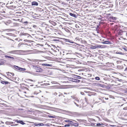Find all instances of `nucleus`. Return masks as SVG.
<instances>
[{
	"mask_svg": "<svg viewBox=\"0 0 127 127\" xmlns=\"http://www.w3.org/2000/svg\"><path fill=\"white\" fill-rule=\"evenodd\" d=\"M7 73H10L9 72H8Z\"/></svg>",
	"mask_w": 127,
	"mask_h": 127,
	"instance_id": "obj_35",
	"label": "nucleus"
},
{
	"mask_svg": "<svg viewBox=\"0 0 127 127\" xmlns=\"http://www.w3.org/2000/svg\"><path fill=\"white\" fill-rule=\"evenodd\" d=\"M101 125V124H100V123L99 124H96V126H99Z\"/></svg>",
	"mask_w": 127,
	"mask_h": 127,
	"instance_id": "obj_27",
	"label": "nucleus"
},
{
	"mask_svg": "<svg viewBox=\"0 0 127 127\" xmlns=\"http://www.w3.org/2000/svg\"><path fill=\"white\" fill-rule=\"evenodd\" d=\"M42 71V69L39 68H37L36 70V72H41Z\"/></svg>",
	"mask_w": 127,
	"mask_h": 127,
	"instance_id": "obj_12",
	"label": "nucleus"
},
{
	"mask_svg": "<svg viewBox=\"0 0 127 127\" xmlns=\"http://www.w3.org/2000/svg\"><path fill=\"white\" fill-rule=\"evenodd\" d=\"M2 61H1L0 63V65H1L3 64L4 63V61L3 60H2Z\"/></svg>",
	"mask_w": 127,
	"mask_h": 127,
	"instance_id": "obj_16",
	"label": "nucleus"
},
{
	"mask_svg": "<svg viewBox=\"0 0 127 127\" xmlns=\"http://www.w3.org/2000/svg\"><path fill=\"white\" fill-rule=\"evenodd\" d=\"M13 122H6L5 123V124L7 125H11L12 124H13Z\"/></svg>",
	"mask_w": 127,
	"mask_h": 127,
	"instance_id": "obj_10",
	"label": "nucleus"
},
{
	"mask_svg": "<svg viewBox=\"0 0 127 127\" xmlns=\"http://www.w3.org/2000/svg\"><path fill=\"white\" fill-rule=\"evenodd\" d=\"M19 123H20L22 125H24L25 124V123H24L22 121H19Z\"/></svg>",
	"mask_w": 127,
	"mask_h": 127,
	"instance_id": "obj_14",
	"label": "nucleus"
},
{
	"mask_svg": "<svg viewBox=\"0 0 127 127\" xmlns=\"http://www.w3.org/2000/svg\"><path fill=\"white\" fill-rule=\"evenodd\" d=\"M49 22L52 25L55 26L57 24L56 23L53 21L50 20L49 21Z\"/></svg>",
	"mask_w": 127,
	"mask_h": 127,
	"instance_id": "obj_5",
	"label": "nucleus"
},
{
	"mask_svg": "<svg viewBox=\"0 0 127 127\" xmlns=\"http://www.w3.org/2000/svg\"><path fill=\"white\" fill-rule=\"evenodd\" d=\"M34 123V125L35 126H43L44 125L43 124H37V123Z\"/></svg>",
	"mask_w": 127,
	"mask_h": 127,
	"instance_id": "obj_7",
	"label": "nucleus"
},
{
	"mask_svg": "<svg viewBox=\"0 0 127 127\" xmlns=\"http://www.w3.org/2000/svg\"><path fill=\"white\" fill-rule=\"evenodd\" d=\"M15 121L18 123H19V122H18L19 121H18V120H15Z\"/></svg>",
	"mask_w": 127,
	"mask_h": 127,
	"instance_id": "obj_32",
	"label": "nucleus"
},
{
	"mask_svg": "<svg viewBox=\"0 0 127 127\" xmlns=\"http://www.w3.org/2000/svg\"><path fill=\"white\" fill-rule=\"evenodd\" d=\"M46 31L47 32H48L50 34V33L52 32V31H53L54 30H56L55 29L52 30L49 27H46Z\"/></svg>",
	"mask_w": 127,
	"mask_h": 127,
	"instance_id": "obj_2",
	"label": "nucleus"
},
{
	"mask_svg": "<svg viewBox=\"0 0 127 127\" xmlns=\"http://www.w3.org/2000/svg\"><path fill=\"white\" fill-rule=\"evenodd\" d=\"M18 125V124H13L12 125H11V126H17Z\"/></svg>",
	"mask_w": 127,
	"mask_h": 127,
	"instance_id": "obj_31",
	"label": "nucleus"
},
{
	"mask_svg": "<svg viewBox=\"0 0 127 127\" xmlns=\"http://www.w3.org/2000/svg\"><path fill=\"white\" fill-rule=\"evenodd\" d=\"M37 45L38 47L40 46L41 47H43L44 48H46L48 46V45L45 41H42L40 43L37 44Z\"/></svg>",
	"mask_w": 127,
	"mask_h": 127,
	"instance_id": "obj_1",
	"label": "nucleus"
},
{
	"mask_svg": "<svg viewBox=\"0 0 127 127\" xmlns=\"http://www.w3.org/2000/svg\"><path fill=\"white\" fill-rule=\"evenodd\" d=\"M105 99H108V98H105Z\"/></svg>",
	"mask_w": 127,
	"mask_h": 127,
	"instance_id": "obj_33",
	"label": "nucleus"
},
{
	"mask_svg": "<svg viewBox=\"0 0 127 127\" xmlns=\"http://www.w3.org/2000/svg\"><path fill=\"white\" fill-rule=\"evenodd\" d=\"M48 116L49 117L51 118H55V117L54 116H52L51 115H49Z\"/></svg>",
	"mask_w": 127,
	"mask_h": 127,
	"instance_id": "obj_23",
	"label": "nucleus"
},
{
	"mask_svg": "<svg viewBox=\"0 0 127 127\" xmlns=\"http://www.w3.org/2000/svg\"><path fill=\"white\" fill-rule=\"evenodd\" d=\"M92 120H93L92 121H94L95 120V119H92Z\"/></svg>",
	"mask_w": 127,
	"mask_h": 127,
	"instance_id": "obj_36",
	"label": "nucleus"
},
{
	"mask_svg": "<svg viewBox=\"0 0 127 127\" xmlns=\"http://www.w3.org/2000/svg\"><path fill=\"white\" fill-rule=\"evenodd\" d=\"M85 100L86 102L88 103V99L86 97H85Z\"/></svg>",
	"mask_w": 127,
	"mask_h": 127,
	"instance_id": "obj_21",
	"label": "nucleus"
},
{
	"mask_svg": "<svg viewBox=\"0 0 127 127\" xmlns=\"http://www.w3.org/2000/svg\"><path fill=\"white\" fill-rule=\"evenodd\" d=\"M9 75L7 74V76H8V75Z\"/></svg>",
	"mask_w": 127,
	"mask_h": 127,
	"instance_id": "obj_37",
	"label": "nucleus"
},
{
	"mask_svg": "<svg viewBox=\"0 0 127 127\" xmlns=\"http://www.w3.org/2000/svg\"><path fill=\"white\" fill-rule=\"evenodd\" d=\"M76 81L75 82H79L80 81V80L78 79H75Z\"/></svg>",
	"mask_w": 127,
	"mask_h": 127,
	"instance_id": "obj_29",
	"label": "nucleus"
},
{
	"mask_svg": "<svg viewBox=\"0 0 127 127\" xmlns=\"http://www.w3.org/2000/svg\"><path fill=\"white\" fill-rule=\"evenodd\" d=\"M124 71L125 73H127V67H126L124 70Z\"/></svg>",
	"mask_w": 127,
	"mask_h": 127,
	"instance_id": "obj_20",
	"label": "nucleus"
},
{
	"mask_svg": "<svg viewBox=\"0 0 127 127\" xmlns=\"http://www.w3.org/2000/svg\"><path fill=\"white\" fill-rule=\"evenodd\" d=\"M110 18L111 19H112V20H115L116 19V18L115 17H110Z\"/></svg>",
	"mask_w": 127,
	"mask_h": 127,
	"instance_id": "obj_19",
	"label": "nucleus"
},
{
	"mask_svg": "<svg viewBox=\"0 0 127 127\" xmlns=\"http://www.w3.org/2000/svg\"><path fill=\"white\" fill-rule=\"evenodd\" d=\"M2 123H3H3H3V122H2Z\"/></svg>",
	"mask_w": 127,
	"mask_h": 127,
	"instance_id": "obj_38",
	"label": "nucleus"
},
{
	"mask_svg": "<svg viewBox=\"0 0 127 127\" xmlns=\"http://www.w3.org/2000/svg\"><path fill=\"white\" fill-rule=\"evenodd\" d=\"M38 3L36 2L33 1L32 2V5H36L37 6L38 5Z\"/></svg>",
	"mask_w": 127,
	"mask_h": 127,
	"instance_id": "obj_8",
	"label": "nucleus"
},
{
	"mask_svg": "<svg viewBox=\"0 0 127 127\" xmlns=\"http://www.w3.org/2000/svg\"><path fill=\"white\" fill-rule=\"evenodd\" d=\"M104 43L105 44H111V42L110 41H105L104 42Z\"/></svg>",
	"mask_w": 127,
	"mask_h": 127,
	"instance_id": "obj_11",
	"label": "nucleus"
},
{
	"mask_svg": "<svg viewBox=\"0 0 127 127\" xmlns=\"http://www.w3.org/2000/svg\"><path fill=\"white\" fill-rule=\"evenodd\" d=\"M123 109L125 110H127V106L124 107Z\"/></svg>",
	"mask_w": 127,
	"mask_h": 127,
	"instance_id": "obj_24",
	"label": "nucleus"
},
{
	"mask_svg": "<svg viewBox=\"0 0 127 127\" xmlns=\"http://www.w3.org/2000/svg\"><path fill=\"white\" fill-rule=\"evenodd\" d=\"M95 79L97 80H100V78L99 77H95Z\"/></svg>",
	"mask_w": 127,
	"mask_h": 127,
	"instance_id": "obj_22",
	"label": "nucleus"
},
{
	"mask_svg": "<svg viewBox=\"0 0 127 127\" xmlns=\"http://www.w3.org/2000/svg\"><path fill=\"white\" fill-rule=\"evenodd\" d=\"M1 83L3 84H8L9 83V82L7 81H3L1 80Z\"/></svg>",
	"mask_w": 127,
	"mask_h": 127,
	"instance_id": "obj_6",
	"label": "nucleus"
},
{
	"mask_svg": "<svg viewBox=\"0 0 127 127\" xmlns=\"http://www.w3.org/2000/svg\"><path fill=\"white\" fill-rule=\"evenodd\" d=\"M14 67L15 68L21 71H25L26 70L25 68H22L16 65H14Z\"/></svg>",
	"mask_w": 127,
	"mask_h": 127,
	"instance_id": "obj_4",
	"label": "nucleus"
},
{
	"mask_svg": "<svg viewBox=\"0 0 127 127\" xmlns=\"http://www.w3.org/2000/svg\"><path fill=\"white\" fill-rule=\"evenodd\" d=\"M69 15L73 17H75L76 16V15L74 14H73L71 13H70Z\"/></svg>",
	"mask_w": 127,
	"mask_h": 127,
	"instance_id": "obj_15",
	"label": "nucleus"
},
{
	"mask_svg": "<svg viewBox=\"0 0 127 127\" xmlns=\"http://www.w3.org/2000/svg\"><path fill=\"white\" fill-rule=\"evenodd\" d=\"M96 125V124L95 123H92L91 124V125L92 126H96L95 125Z\"/></svg>",
	"mask_w": 127,
	"mask_h": 127,
	"instance_id": "obj_18",
	"label": "nucleus"
},
{
	"mask_svg": "<svg viewBox=\"0 0 127 127\" xmlns=\"http://www.w3.org/2000/svg\"><path fill=\"white\" fill-rule=\"evenodd\" d=\"M66 120H64V122H69L71 123L72 122L69 119H66Z\"/></svg>",
	"mask_w": 127,
	"mask_h": 127,
	"instance_id": "obj_13",
	"label": "nucleus"
},
{
	"mask_svg": "<svg viewBox=\"0 0 127 127\" xmlns=\"http://www.w3.org/2000/svg\"><path fill=\"white\" fill-rule=\"evenodd\" d=\"M42 65H45L46 66H50V64H42Z\"/></svg>",
	"mask_w": 127,
	"mask_h": 127,
	"instance_id": "obj_17",
	"label": "nucleus"
},
{
	"mask_svg": "<svg viewBox=\"0 0 127 127\" xmlns=\"http://www.w3.org/2000/svg\"><path fill=\"white\" fill-rule=\"evenodd\" d=\"M10 56H7V55H5V57L6 58H8L9 59Z\"/></svg>",
	"mask_w": 127,
	"mask_h": 127,
	"instance_id": "obj_26",
	"label": "nucleus"
},
{
	"mask_svg": "<svg viewBox=\"0 0 127 127\" xmlns=\"http://www.w3.org/2000/svg\"><path fill=\"white\" fill-rule=\"evenodd\" d=\"M70 126V125L69 124H66L64 126V127H69Z\"/></svg>",
	"mask_w": 127,
	"mask_h": 127,
	"instance_id": "obj_25",
	"label": "nucleus"
},
{
	"mask_svg": "<svg viewBox=\"0 0 127 127\" xmlns=\"http://www.w3.org/2000/svg\"><path fill=\"white\" fill-rule=\"evenodd\" d=\"M10 73L11 74L12 76L14 75V74L13 73Z\"/></svg>",
	"mask_w": 127,
	"mask_h": 127,
	"instance_id": "obj_30",
	"label": "nucleus"
},
{
	"mask_svg": "<svg viewBox=\"0 0 127 127\" xmlns=\"http://www.w3.org/2000/svg\"><path fill=\"white\" fill-rule=\"evenodd\" d=\"M9 59H12V60H13L14 59V58L13 57L10 56Z\"/></svg>",
	"mask_w": 127,
	"mask_h": 127,
	"instance_id": "obj_28",
	"label": "nucleus"
},
{
	"mask_svg": "<svg viewBox=\"0 0 127 127\" xmlns=\"http://www.w3.org/2000/svg\"><path fill=\"white\" fill-rule=\"evenodd\" d=\"M29 80H30V81H32V80L31 79H29Z\"/></svg>",
	"mask_w": 127,
	"mask_h": 127,
	"instance_id": "obj_34",
	"label": "nucleus"
},
{
	"mask_svg": "<svg viewBox=\"0 0 127 127\" xmlns=\"http://www.w3.org/2000/svg\"><path fill=\"white\" fill-rule=\"evenodd\" d=\"M101 46H102L101 45H97L95 46L92 45L91 46V49H94L97 48H101Z\"/></svg>",
	"mask_w": 127,
	"mask_h": 127,
	"instance_id": "obj_3",
	"label": "nucleus"
},
{
	"mask_svg": "<svg viewBox=\"0 0 127 127\" xmlns=\"http://www.w3.org/2000/svg\"><path fill=\"white\" fill-rule=\"evenodd\" d=\"M11 23V21L10 20H8L5 23V24L7 25H9V24H10Z\"/></svg>",
	"mask_w": 127,
	"mask_h": 127,
	"instance_id": "obj_9",
	"label": "nucleus"
}]
</instances>
